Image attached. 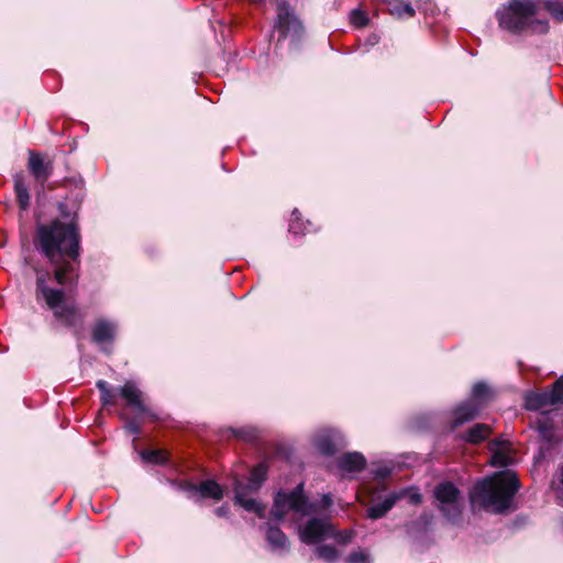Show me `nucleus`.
I'll return each mask as SVG.
<instances>
[{
  "label": "nucleus",
  "instance_id": "f704fd0d",
  "mask_svg": "<svg viewBox=\"0 0 563 563\" xmlns=\"http://www.w3.org/2000/svg\"><path fill=\"white\" fill-rule=\"evenodd\" d=\"M97 387H98V389L100 390L101 395H103V393H104V391H109V390H111V389L109 388L108 383H107V382H104V380H98V382H97Z\"/></svg>",
  "mask_w": 563,
  "mask_h": 563
},
{
  "label": "nucleus",
  "instance_id": "5701e85b",
  "mask_svg": "<svg viewBox=\"0 0 563 563\" xmlns=\"http://www.w3.org/2000/svg\"><path fill=\"white\" fill-rule=\"evenodd\" d=\"M316 445L323 454H332L335 451V442L333 432H325L316 439Z\"/></svg>",
  "mask_w": 563,
  "mask_h": 563
},
{
  "label": "nucleus",
  "instance_id": "bb28decb",
  "mask_svg": "<svg viewBox=\"0 0 563 563\" xmlns=\"http://www.w3.org/2000/svg\"><path fill=\"white\" fill-rule=\"evenodd\" d=\"M544 8L555 20L563 21V2L547 0L544 1Z\"/></svg>",
  "mask_w": 563,
  "mask_h": 563
},
{
  "label": "nucleus",
  "instance_id": "4468645a",
  "mask_svg": "<svg viewBox=\"0 0 563 563\" xmlns=\"http://www.w3.org/2000/svg\"><path fill=\"white\" fill-rule=\"evenodd\" d=\"M365 464V457L358 452H350L339 459V467L344 473L360 472Z\"/></svg>",
  "mask_w": 563,
  "mask_h": 563
},
{
  "label": "nucleus",
  "instance_id": "f3484780",
  "mask_svg": "<svg viewBox=\"0 0 563 563\" xmlns=\"http://www.w3.org/2000/svg\"><path fill=\"white\" fill-rule=\"evenodd\" d=\"M192 489L199 493L202 498H211L213 500H220L223 497L222 487L212 479H207L198 485H194Z\"/></svg>",
  "mask_w": 563,
  "mask_h": 563
},
{
  "label": "nucleus",
  "instance_id": "423d86ee",
  "mask_svg": "<svg viewBox=\"0 0 563 563\" xmlns=\"http://www.w3.org/2000/svg\"><path fill=\"white\" fill-rule=\"evenodd\" d=\"M434 497L439 503V509L448 519H459L462 512V499L454 484L451 482L439 484L434 489Z\"/></svg>",
  "mask_w": 563,
  "mask_h": 563
},
{
  "label": "nucleus",
  "instance_id": "1a4fd4ad",
  "mask_svg": "<svg viewBox=\"0 0 563 563\" xmlns=\"http://www.w3.org/2000/svg\"><path fill=\"white\" fill-rule=\"evenodd\" d=\"M234 493L235 501L245 510L255 512L260 518L265 516V506L255 498L250 497V494H253L254 492H250L245 488L242 482H235Z\"/></svg>",
  "mask_w": 563,
  "mask_h": 563
},
{
  "label": "nucleus",
  "instance_id": "2eb2a0df",
  "mask_svg": "<svg viewBox=\"0 0 563 563\" xmlns=\"http://www.w3.org/2000/svg\"><path fill=\"white\" fill-rule=\"evenodd\" d=\"M29 169L34 177L42 183H44L52 173L51 164L44 163L42 156L33 152L30 153Z\"/></svg>",
  "mask_w": 563,
  "mask_h": 563
},
{
  "label": "nucleus",
  "instance_id": "4c0bfd02",
  "mask_svg": "<svg viewBox=\"0 0 563 563\" xmlns=\"http://www.w3.org/2000/svg\"><path fill=\"white\" fill-rule=\"evenodd\" d=\"M228 512V509L224 508V507H219L217 510H216V514L219 516V517H222V516H225Z\"/></svg>",
  "mask_w": 563,
  "mask_h": 563
},
{
  "label": "nucleus",
  "instance_id": "9b49d317",
  "mask_svg": "<svg viewBox=\"0 0 563 563\" xmlns=\"http://www.w3.org/2000/svg\"><path fill=\"white\" fill-rule=\"evenodd\" d=\"M120 395L125 399L128 406L143 413L146 408L143 404L142 393L132 382H126L120 389Z\"/></svg>",
  "mask_w": 563,
  "mask_h": 563
},
{
  "label": "nucleus",
  "instance_id": "c85d7f7f",
  "mask_svg": "<svg viewBox=\"0 0 563 563\" xmlns=\"http://www.w3.org/2000/svg\"><path fill=\"white\" fill-rule=\"evenodd\" d=\"M316 552L320 559L327 562H334L339 556L338 551L332 545L318 547Z\"/></svg>",
  "mask_w": 563,
  "mask_h": 563
},
{
  "label": "nucleus",
  "instance_id": "a211bd4d",
  "mask_svg": "<svg viewBox=\"0 0 563 563\" xmlns=\"http://www.w3.org/2000/svg\"><path fill=\"white\" fill-rule=\"evenodd\" d=\"M266 539L274 551L282 552L288 549L287 537L279 528L269 526L267 529Z\"/></svg>",
  "mask_w": 563,
  "mask_h": 563
},
{
  "label": "nucleus",
  "instance_id": "9d476101",
  "mask_svg": "<svg viewBox=\"0 0 563 563\" xmlns=\"http://www.w3.org/2000/svg\"><path fill=\"white\" fill-rule=\"evenodd\" d=\"M276 26L282 33V36H286L290 32L298 33L301 30L299 21L292 14L289 7L285 3H280L277 7Z\"/></svg>",
  "mask_w": 563,
  "mask_h": 563
},
{
  "label": "nucleus",
  "instance_id": "39448f33",
  "mask_svg": "<svg viewBox=\"0 0 563 563\" xmlns=\"http://www.w3.org/2000/svg\"><path fill=\"white\" fill-rule=\"evenodd\" d=\"M295 511L301 516H308L318 511L314 504L308 503L303 495V484L300 483L290 493L279 492L272 508V516L276 520H282L288 511Z\"/></svg>",
  "mask_w": 563,
  "mask_h": 563
},
{
  "label": "nucleus",
  "instance_id": "dca6fc26",
  "mask_svg": "<svg viewBox=\"0 0 563 563\" xmlns=\"http://www.w3.org/2000/svg\"><path fill=\"white\" fill-rule=\"evenodd\" d=\"M481 411V406L474 402L467 401L460 405L454 410L453 424L457 427L466 421L474 419Z\"/></svg>",
  "mask_w": 563,
  "mask_h": 563
},
{
  "label": "nucleus",
  "instance_id": "7c9ffc66",
  "mask_svg": "<svg viewBox=\"0 0 563 563\" xmlns=\"http://www.w3.org/2000/svg\"><path fill=\"white\" fill-rule=\"evenodd\" d=\"M233 433L236 438H240L247 442H252L257 438L256 430L253 428H243V429H239V430H233Z\"/></svg>",
  "mask_w": 563,
  "mask_h": 563
},
{
  "label": "nucleus",
  "instance_id": "a878e982",
  "mask_svg": "<svg viewBox=\"0 0 563 563\" xmlns=\"http://www.w3.org/2000/svg\"><path fill=\"white\" fill-rule=\"evenodd\" d=\"M141 456L145 462L153 464H163L167 461V453L163 450L143 451Z\"/></svg>",
  "mask_w": 563,
  "mask_h": 563
},
{
  "label": "nucleus",
  "instance_id": "20e7f679",
  "mask_svg": "<svg viewBox=\"0 0 563 563\" xmlns=\"http://www.w3.org/2000/svg\"><path fill=\"white\" fill-rule=\"evenodd\" d=\"M49 274L46 272H37L36 274V297L38 300H44L47 308L54 313V317L62 323L68 327L75 325L81 321V317L77 308L73 305L65 302V294L63 290L49 288L46 285V279Z\"/></svg>",
  "mask_w": 563,
  "mask_h": 563
},
{
  "label": "nucleus",
  "instance_id": "72a5a7b5",
  "mask_svg": "<svg viewBox=\"0 0 563 563\" xmlns=\"http://www.w3.org/2000/svg\"><path fill=\"white\" fill-rule=\"evenodd\" d=\"M101 401L104 406L114 405L115 394L112 390L104 391L103 395H101Z\"/></svg>",
  "mask_w": 563,
  "mask_h": 563
},
{
  "label": "nucleus",
  "instance_id": "6e6552de",
  "mask_svg": "<svg viewBox=\"0 0 563 563\" xmlns=\"http://www.w3.org/2000/svg\"><path fill=\"white\" fill-rule=\"evenodd\" d=\"M493 466H507L515 463V451L511 443L506 440L496 439L489 443Z\"/></svg>",
  "mask_w": 563,
  "mask_h": 563
},
{
  "label": "nucleus",
  "instance_id": "4be33fe9",
  "mask_svg": "<svg viewBox=\"0 0 563 563\" xmlns=\"http://www.w3.org/2000/svg\"><path fill=\"white\" fill-rule=\"evenodd\" d=\"M14 189L16 194V200L21 210H26L30 205V195L27 191V187L25 186L24 180L21 176L15 177Z\"/></svg>",
  "mask_w": 563,
  "mask_h": 563
},
{
  "label": "nucleus",
  "instance_id": "393cba45",
  "mask_svg": "<svg viewBox=\"0 0 563 563\" xmlns=\"http://www.w3.org/2000/svg\"><path fill=\"white\" fill-rule=\"evenodd\" d=\"M488 396H489V388L483 383H477L473 386L472 400H470V401L474 402L476 405H479L481 409H482L483 405L487 400Z\"/></svg>",
  "mask_w": 563,
  "mask_h": 563
},
{
  "label": "nucleus",
  "instance_id": "c9c22d12",
  "mask_svg": "<svg viewBox=\"0 0 563 563\" xmlns=\"http://www.w3.org/2000/svg\"><path fill=\"white\" fill-rule=\"evenodd\" d=\"M332 504V498L330 495H323L322 497V507L327 508Z\"/></svg>",
  "mask_w": 563,
  "mask_h": 563
},
{
  "label": "nucleus",
  "instance_id": "f257e3e1",
  "mask_svg": "<svg viewBox=\"0 0 563 563\" xmlns=\"http://www.w3.org/2000/svg\"><path fill=\"white\" fill-rule=\"evenodd\" d=\"M35 246L55 266V280L59 285L73 282L70 273L79 255V233L73 222L54 220L36 229Z\"/></svg>",
  "mask_w": 563,
  "mask_h": 563
},
{
  "label": "nucleus",
  "instance_id": "f8f14e48",
  "mask_svg": "<svg viewBox=\"0 0 563 563\" xmlns=\"http://www.w3.org/2000/svg\"><path fill=\"white\" fill-rule=\"evenodd\" d=\"M406 494V490L389 494L382 503L373 505L367 508V517L371 519H378L384 517Z\"/></svg>",
  "mask_w": 563,
  "mask_h": 563
},
{
  "label": "nucleus",
  "instance_id": "2f4dec72",
  "mask_svg": "<svg viewBox=\"0 0 563 563\" xmlns=\"http://www.w3.org/2000/svg\"><path fill=\"white\" fill-rule=\"evenodd\" d=\"M346 563H369L368 554L360 549L349 554Z\"/></svg>",
  "mask_w": 563,
  "mask_h": 563
},
{
  "label": "nucleus",
  "instance_id": "e433bc0d",
  "mask_svg": "<svg viewBox=\"0 0 563 563\" xmlns=\"http://www.w3.org/2000/svg\"><path fill=\"white\" fill-rule=\"evenodd\" d=\"M410 501L412 504H419L421 501V496L419 494H411L410 495Z\"/></svg>",
  "mask_w": 563,
  "mask_h": 563
},
{
  "label": "nucleus",
  "instance_id": "b1692460",
  "mask_svg": "<svg viewBox=\"0 0 563 563\" xmlns=\"http://www.w3.org/2000/svg\"><path fill=\"white\" fill-rule=\"evenodd\" d=\"M551 405L547 393L529 395L526 398V407L530 410H539Z\"/></svg>",
  "mask_w": 563,
  "mask_h": 563
},
{
  "label": "nucleus",
  "instance_id": "58836bf2",
  "mask_svg": "<svg viewBox=\"0 0 563 563\" xmlns=\"http://www.w3.org/2000/svg\"><path fill=\"white\" fill-rule=\"evenodd\" d=\"M560 483L562 485V495L560 496V498L563 500V467L561 468V473H560Z\"/></svg>",
  "mask_w": 563,
  "mask_h": 563
},
{
  "label": "nucleus",
  "instance_id": "aec40b11",
  "mask_svg": "<svg viewBox=\"0 0 563 563\" xmlns=\"http://www.w3.org/2000/svg\"><path fill=\"white\" fill-rule=\"evenodd\" d=\"M266 474L267 467L265 466V464L261 463L256 465L251 471L249 483L244 484V487L247 488L250 492H256L266 479Z\"/></svg>",
  "mask_w": 563,
  "mask_h": 563
},
{
  "label": "nucleus",
  "instance_id": "ddd939ff",
  "mask_svg": "<svg viewBox=\"0 0 563 563\" xmlns=\"http://www.w3.org/2000/svg\"><path fill=\"white\" fill-rule=\"evenodd\" d=\"M115 324L107 320H98L92 329V339L99 344L111 343L115 335Z\"/></svg>",
  "mask_w": 563,
  "mask_h": 563
},
{
  "label": "nucleus",
  "instance_id": "412c9836",
  "mask_svg": "<svg viewBox=\"0 0 563 563\" xmlns=\"http://www.w3.org/2000/svg\"><path fill=\"white\" fill-rule=\"evenodd\" d=\"M387 5L389 13L399 19L412 18L415 15V9L409 3H405L401 0H390Z\"/></svg>",
  "mask_w": 563,
  "mask_h": 563
},
{
  "label": "nucleus",
  "instance_id": "6ab92c4d",
  "mask_svg": "<svg viewBox=\"0 0 563 563\" xmlns=\"http://www.w3.org/2000/svg\"><path fill=\"white\" fill-rule=\"evenodd\" d=\"M492 433L489 426L484 423H477L473 426L464 435L463 439L466 442L477 444L483 442Z\"/></svg>",
  "mask_w": 563,
  "mask_h": 563
},
{
  "label": "nucleus",
  "instance_id": "0eeeda50",
  "mask_svg": "<svg viewBox=\"0 0 563 563\" xmlns=\"http://www.w3.org/2000/svg\"><path fill=\"white\" fill-rule=\"evenodd\" d=\"M332 532L333 527L329 522L313 518L300 529L299 536L303 543L313 544L332 536Z\"/></svg>",
  "mask_w": 563,
  "mask_h": 563
},
{
  "label": "nucleus",
  "instance_id": "7ed1b4c3",
  "mask_svg": "<svg viewBox=\"0 0 563 563\" xmlns=\"http://www.w3.org/2000/svg\"><path fill=\"white\" fill-rule=\"evenodd\" d=\"M538 5L532 0H511L509 5L498 13L499 25L508 31L530 30L533 33L548 32L545 20L537 19Z\"/></svg>",
  "mask_w": 563,
  "mask_h": 563
},
{
  "label": "nucleus",
  "instance_id": "cd10ccee",
  "mask_svg": "<svg viewBox=\"0 0 563 563\" xmlns=\"http://www.w3.org/2000/svg\"><path fill=\"white\" fill-rule=\"evenodd\" d=\"M547 394L551 405H555L558 402L563 401V376L555 382L552 390Z\"/></svg>",
  "mask_w": 563,
  "mask_h": 563
},
{
  "label": "nucleus",
  "instance_id": "c756f323",
  "mask_svg": "<svg viewBox=\"0 0 563 563\" xmlns=\"http://www.w3.org/2000/svg\"><path fill=\"white\" fill-rule=\"evenodd\" d=\"M351 23L356 27L365 26L368 22L366 13L360 9H355L350 14Z\"/></svg>",
  "mask_w": 563,
  "mask_h": 563
},
{
  "label": "nucleus",
  "instance_id": "f03ea898",
  "mask_svg": "<svg viewBox=\"0 0 563 563\" xmlns=\"http://www.w3.org/2000/svg\"><path fill=\"white\" fill-rule=\"evenodd\" d=\"M518 489L517 475L510 470H505L475 484L470 498L474 506L499 514L510 507Z\"/></svg>",
  "mask_w": 563,
  "mask_h": 563
},
{
  "label": "nucleus",
  "instance_id": "473e14b6",
  "mask_svg": "<svg viewBox=\"0 0 563 563\" xmlns=\"http://www.w3.org/2000/svg\"><path fill=\"white\" fill-rule=\"evenodd\" d=\"M355 533L353 530H343L338 533L332 532V536L339 543L346 544L352 541Z\"/></svg>",
  "mask_w": 563,
  "mask_h": 563
}]
</instances>
